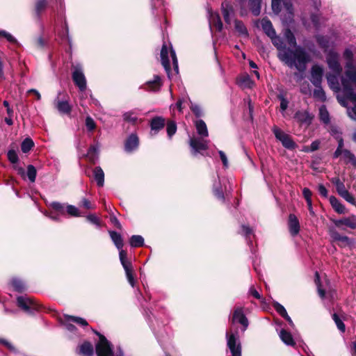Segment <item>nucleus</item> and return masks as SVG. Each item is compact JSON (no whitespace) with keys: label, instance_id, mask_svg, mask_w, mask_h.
<instances>
[{"label":"nucleus","instance_id":"1","mask_svg":"<svg viewBox=\"0 0 356 356\" xmlns=\"http://www.w3.org/2000/svg\"><path fill=\"white\" fill-rule=\"evenodd\" d=\"M273 44L278 49V58L288 67H295L300 72L307 68V64L310 61V56L305 48L296 47L294 49L286 48L282 39L276 33L270 38Z\"/></svg>","mask_w":356,"mask_h":356},{"label":"nucleus","instance_id":"2","mask_svg":"<svg viewBox=\"0 0 356 356\" xmlns=\"http://www.w3.org/2000/svg\"><path fill=\"white\" fill-rule=\"evenodd\" d=\"M343 57L347 60L344 74L341 76L342 90L350 91V86H356V60H353V54L350 49H346Z\"/></svg>","mask_w":356,"mask_h":356},{"label":"nucleus","instance_id":"3","mask_svg":"<svg viewBox=\"0 0 356 356\" xmlns=\"http://www.w3.org/2000/svg\"><path fill=\"white\" fill-rule=\"evenodd\" d=\"M282 2L288 15L287 17H282V20L284 24H289L292 22L293 17V5L291 0H272V9L275 13H280Z\"/></svg>","mask_w":356,"mask_h":356},{"label":"nucleus","instance_id":"4","mask_svg":"<svg viewBox=\"0 0 356 356\" xmlns=\"http://www.w3.org/2000/svg\"><path fill=\"white\" fill-rule=\"evenodd\" d=\"M272 131L273 132L275 138L282 143L284 148L290 150L296 149L297 145L290 135L286 134L276 126H274L272 128Z\"/></svg>","mask_w":356,"mask_h":356},{"label":"nucleus","instance_id":"5","mask_svg":"<svg viewBox=\"0 0 356 356\" xmlns=\"http://www.w3.org/2000/svg\"><path fill=\"white\" fill-rule=\"evenodd\" d=\"M226 339L232 356H241V345L237 332L235 333L227 332Z\"/></svg>","mask_w":356,"mask_h":356},{"label":"nucleus","instance_id":"6","mask_svg":"<svg viewBox=\"0 0 356 356\" xmlns=\"http://www.w3.org/2000/svg\"><path fill=\"white\" fill-rule=\"evenodd\" d=\"M95 333L99 337V341L95 347L97 356H113V350L111 343L104 336L98 332Z\"/></svg>","mask_w":356,"mask_h":356},{"label":"nucleus","instance_id":"7","mask_svg":"<svg viewBox=\"0 0 356 356\" xmlns=\"http://www.w3.org/2000/svg\"><path fill=\"white\" fill-rule=\"evenodd\" d=\"M72 79L75 85L79 88L81 92H83L86 90V79L83 72L82 67L77 65L74 67V71L72 72Z\"/></svg>","mask_w":356,"mask_h":356},{"label":"nucleus","instance_id":"8","mask_svg":"<svg viewBox=\"0 0 356 356\" xmlns=\"http://www.w3.org/2000/svg\"><path fill=\"white\" fill-rule=\"evenodd\" d=\"M65 96H66L65 94L58 92L57 97L54 101V104L60 113L68 114L71 112L72 108L69 104L68 99L65 98Z\"/></svg>","mask_w":356,"mask_h":356},{"label":"nucleus","instance_id":"9","mask_svg":"<svg viewBox=\"0 0 356 356\" xmlns=\"http://www.w3.org/2000/svg\"><path fill=\"white\" fill-rule=\"evenodd\" d=\"M120 260L121 264L122 265L125 273L126 276L128 280L129 283L134 286V278L132 270L131 264L127 259V252L124 250H121L119 252Z\"/></svg>","mask_w":356,"mask_h":356},{"label":"nucleus","instance_id":"10","mask_svg":"<svg viewBox=\"0 0 356 356\" xmlns=\"http://www.w3.org/2000/svg\"><path fill=\"white\" fill-rule=\"evenodd\" d=\"M326 60L330 70L334 74L339 75L342 71V67L339 63V55L331 51L328 53Z\"/></svg>","mask_w":356,"mask_h":356},{"label":"nucleus","instance_id":"11","mask_svg":"<svg viewBox=\"0 0 356 356\" xmlns=\"http://www.w3.org/2000/svg\"><path fill=\"white\" fill-rule=\"evenodd\" d=\"M350 91L343 90V94L347 99L354 104L353 108H348V115L350 118L356 120V85L350 86Z\"/></svg>","mask_w":356,"mask_h":356},{"label":"nucleus","instance_id":"12","mask_svg":"<svg viewBox=\"0 0 356 356\" xmlns=\"http://www.w3.org/2000/svg\"><path fill=\"white\" fill-rule=\"evenodd\" d=\"M17 305L28 313H32L33 311L39 309V305L33 300L24 296L17 298Z\"/></svg>","mask_w":356,"mask_h":356},{"label":"nucleus","instance_id":"13","mask_svg":"<svg viewBox=\"0 0 356 356\" xmlns=\"http://www.w3.org/2000/svg\"><path fill=\"white\" fill-rule=\"evenodd\" d=\"M330 236L332 241L337 242L341 248L350 246L353 243L352 240L346 236L341 235L337 230L332 229L330 230Z\"/></svg>","mask_w":356,"mask_h":356},{"label":"nucleus","instance_id":"14","mask_svg":"<svg viewBox=\"0 0 356 356\" xmlns=\"http://www.w3.org/2000/svg\"><path fill=\"white\" fill-rule=\"evenodd\" d=\"M209 141L202 138H193L190 139L189 145L193 149V154H196L200 150H206L208 149Z\"/></svg>","mask_w":356,"mask_h":356},{"label":"nucleus","instance_id":"15","mask_svg":"<svg viewBox=\"0 0 356 356\" xmlns=\"http://www.w3.org/2000/svg\"><path fill=\"white\" fill-rule=\"evenodd\" d=\"M323 75V68L318 65H314L311 69V82L315 86H319L321 84Z\"/></svg>","mask_w":356,"mask_h":356},{"label":"nucleus","instance_id":"16","mask_svg":"<svg viewBox=\"0 0 356 356\" xmlns=\"http://www.w3.org/2000/svg\"><path fill=\"white\" fill-rule=\"evenodd\" d=\"M294 118L301 124L309 126L312 124L314 119V115L307 111H298L294 115Z\"/></svg>","mask_w":356,"mask_h":356},{"label":"nucleus","instance_id":"17","mask_svg":"<svg viewBox=\"0 0 356 356\" xmlns=\"http://www.w3.org/2000/svg\"><path fill=\"white\" fill-rule=\"evenodd\" d=\"M232 323H239L243 327V331H245L248 327V321L243 312V309L241 307L236 308L233 314Z\"/></svg>","mask_w":356,"mask_h":356},{"label":"nucleus","instance_id":"18","mask_svg":"<svg viewBox=\"0 0 356 356\" xmlns=\"http://www.w3.org/2000/svg\"><path fill=\"white\" fill-rule=\"evenodd\" d=\"M289 230L291 236H296L300 232V223L298 218L293 213L289 216Z\"/></svg>","mask_w":356,"mask_h":356},{"label":"nucleus","instance_id":"19","mask_svg":"<svg viewBox=\"0 0 356 356\" xmlns=\"http://www.w3.org/2000/svg\"><path fill=\"white\" fill-rule=\"evenodd\" d=\"M139 145V139L136 134H131L126 140L124 143V149L127 152H131L136 150Z\"/></svg>","mask_w":356,"mask_h":356},{"label":"nucleus","instance_id":"20","mask_svg":"<svg viewBox=\"0 0 356 356\" xmlns=\"http://www.w3.org/2000/svg\"><path fill=\"white\" fill-rule=\"evenodd\" d=\"M168 49L166 44H163L161 50V63L163 66L168 76L170 78V61L168 58Z\"/></svg>","mask_w":356,"mask_h":356},{"label":"nucleus","instance_id":"21","mask_svg":"<svg viewBox=\"0 0 356 356\" xmlns=\"http://www.w3.org/2000/svg\"><path fill=\"white\" fill-rule=\"evenodd\" d=\"M165 120L163 117L156 116L152 118L150 122L151 131L152 132L154 131L152 134L155 135L159 131L162 129L165 126Z\"/></svg>","mask_w":356,"mask_h":356},{"label":"nucleus","instance_id":"22","mask_svg":"<svg viewBox=\"0 0 356 356\" xmlns=\"http://www.w3.org/2000/svg\"><path fill=\"white\" fill-rule=\"evenodd\" d=\"M332 134L334 136L335 138L338 141L337 148L333 154V158L337 159L341 155L342 151L345 149H343L344 143L341 133H339L337 130H332Z\"/></svg>","mask_w":356,"mask_h":356},{"label":"nucleus","instance_id":"23","mask_svg":"<svg viewBox=\"0 0 356 356\" xmlns=\"http://www.w3.org/2000/svg\"><path fill=\"white\" fill-rule=\"evenodd\" d=\"M77 353L82 356H92L94 349L92 343L88 341L83 342L78 347Z\"/></svg>","mask_w":356,"mask_h":356},{"label":"nucleus","instance_id":"24","mask_svg":"<svg viewBox=\"0 0 356 356\" xmlns=\"http://www.w3.org/2000/svg\"><path fill=\"white\" fill-rule=\"evenodd\" d=\"M221 8L225 22L227 24H230V15H232L234 13V10L232 5L229 3V2L225 1L221 4Z\"/></svg>","mask_w":356,"mask_h":356},{"label":"nucleus","instance_id":"25","mask_svg":"<svg viewBox=\"0 0 356 356\" xmlns=\"http://www.w3.org/2000/svg\"><path fill=\"white\" fill-rule=\"evenodd\" d=\"M209 22L210 26H215L218 31H220L222 29V23L218 13L209 11Z\"/></svg>","mask_w":356,"mask_h":356},{"label":"nucleus","instance_id":"26","mask_svg":"<svg viewBox=\"0 0 356 356\" xmlns=\"http://www.w3.org/2000/svg\"><path fill=\"white\" fill-rule=\"evenodd\" d=\"M337 76L338 75L337 74H328L327 75V80L328 85L330 87V88L332 90H333L334 91H339V90H341V91L343 92L342 86H341V85L339 84V83L338 81Z\"/></svg>","mask_w":356,"mask_h":356},{"label":"nucleus","instance_id":"27","mask_svg":"<svg viewBox=\"0 0 356 356\" xmlns=\"http://www.w3.org/2000/svg\"><path fill=\"white\" fill-rule=\"evenodd\" d=\"M337 226L343 225L353 229H356V216H351L335 222Z\"/></svg>","mask_w":356,"mask_h":356},{"label":"nucleus","instance_id":"28","mask_svg":"<svg viewBox=\"0 0 356 356\" xmlns=\"http://www.w3.org/2000/svg\"><path fill=\"white\" fill-rule=\"evenodd\" d=\"M261 26L264 33L269 37H272L276 33L271 22L266 19L264 18L261 21Z\"/></svg>","mask_w":356,"mask_h":356},{"label":"nucleus","instance_id":"29","mask_svg":"<svg viewBox=\"0 0 356 356\" xmlns=\"http://www.w3.org/2000/svg\"><path fill=\"white\" fill-rule=\"evenodd\" d=\"M94 179L99 187H102L104 184V172L101 167L97 166L93 170Z\"/></svg>","mask_w":356,"mask_h":356},{"label":"nucleus","instance_id":"30","mask_svg":"<svg viewBox=\"0 0 356 356\" xmlns=\"http://www.w3.org/2000/svg\"><path fill=\"white\" fill-rule=\"evenodd\" d=\"M161 81L159 75H155L152 81L146 83V89L149 91H158L161 87Z\"/></svg>","mask_w":356,"mask_h":356},{"label":"nucleus","instance_id":"31","mask_svg":"<svg viewBox=\"0 0 356 356\" xmlns=\"http://www.w3.org/2000/svg\"><path fill=\"white\" fill-rule=\"evenodd\" d=\"M195 126L198 135L201 138L208 137L209 132L206 123L202 120H197L195 122Z\"/></svg>","mask_w":356,"mask_h":356},{"label":"nucleus","instance_id":"32","mask_svg":"<svg viewBox=\"0 0 356 356\" xmlns=\"http://www.w3.org/2000/svg\"><path fill=\"white\" fill-rule=\"evenodd\" d=\"M109 235H110L113 242L114 243L115 245L120 250V252L121 250H123L122 247L124 245V243H123V240H122V236L119 233H118L115 231H110Z\"/></svg>","mask_w":356,"mask_h":356},{"label":"nucleus","instance_id":"33","mask_svg":"<svg viewBox=\"0 0 356 356\" xmlns=\"http://www.w3.org/2000/svg\"><path fill=\"white\" fill-rule=\"evenodd\" d=\"M341 156L346 163H351L353 165L356 166V157L350 151L344 149L342 151Z\"/></svg>","mask_w":356,"mask_h":356},{"label":"nucleus","instance_id":"34","mask_svg":"<svg viewBox=\"0 0 356 356\" xmlns=\"http://www.w3.org/2000/svg\"><path fill=\"white\" fill-rule=\"evenodd\" d=\"M330 202L336 212L341 214L345 213V207L335 197L331 196Z\"/></svg>","mask_w":356,"mask_h":356},{"label":"nucleus","instance_id":"35","mask_svg":"<svg viewBox=\"0 0 356 356\" xmlns=\"http://www.w3.org/2000/svg\"><path fill=\"white\" fill-rule=\"evenodd\" d=\"M234 28L240 36L248 38V32L247 28L241 21L236 19L234 21Z\"/></svg>","mask_w":356,"mask_h":356},{"label":"nucleus","instance_id":"36","mask_svg":"<svg viewBox=\"0 0 356 356\" xmlns=\"http://www.w3.org/2000/svg\"><path fill=\"white\" fill-rule=\"evenodd\" d=\"M280 337L282 341L288 346H294L295 342L291 333L284 330H282L280 332Z\"/></svg>","mask_w":356,"mask_h":356},{"label":"nucleus","instance_id":"37","mask_svg":"<svg viewBox=\"0 0 356 356\" xmlns=\"http://www.w3.org/2000/svg\"><path fill=\"white\" fill-rule=\"evenodd\" d=\"M284 36L288 44L294 47L295 48L297 47L296 38L290 29H287L284 31Z\"/></svg>","mask_w":356,"mask_h":356},{"label":"nucleus","instance_id":"38","mask_svg":"<svg viewBox=\"0 0 356 356\" xmlns=\"http://www.w3.org/2000/svg\"><path fill=\"white\" fill-rule=\"evenodd\" d=\"M129 243L131 247H141L144 245V239L140 235H133L130 238Z\"/></svg>","mask_w":356,"mask_h":356},{"label":"nucleus","instance_id":"39","mask_svg":"<svg viewBox=\"0 0 356 356\" xmlns=\"http://www.w3.org/2000/svg\"><path fill=\"white\" fill-rule=\"evenodd\" d=\"M319 115L321 120L325 124H327L330 122V117L329 113L325 107V106L323 105L319 108Z\"/></svg>","mask_w":356,"mask_h":356},{"label":"nucleus","instance_id":"40","mask_svg":"<svg viewBox=\"0 0 356 356\" xmlns=\"http://www.w3.org/2000/svg\"><path fill=\"white\" fill-rule=\"evenodd\" d=\"M34 145V143H33V141L29 138H26V139H24L22 143V145H21V149H22V151L24 152V153H27L28 152H29L31 148L33 147Z\"/></svg>","mask_w":356,"mask_h":356},{"label":"nucleus","instance_id":"41","mask_svg":"<svg viewBox=\"0 0 356 356\" xmlns=\"http://www.w3.org/2000/svg\"><path fill=\"white\" fill-rule=\"evenodd\" d=\"M123 118L127 122L135 124L138 120V116L134 111H128L124 113Z\"/></svg>","mask_w":356,"mask_h":356},{"label":"nucleus","instance_id":"42","mask_svg":"<svg viewBox=\"0 0 356 356\" xmlns=\"http://www.w3.org/2000/svg\"><path fill=\"white\" fill-rule=\"evenodd\" d=\"M314 97L316 99H320L322 102L325 101V93L323 88H321V85L319 86H316V89L314 91Z\"/></svg>","mask_w":356,"mask_h":356},{"label":"nucleus","instance_id":"43","mask_svg":"<svg viewBox=\"0 0 356 356\" xmlns=\"http://www.w3.org/2000/svg\"><path fill=\"white\" fill-rule=\"evenodd\" d=\"M65 319L67 321L74 322L81 326H83V327L88 325L87 321L84 318H81V317H76V316H65Z\"/></svg>","mask_w":356,"mask_h":356},{"label":"nucleus","instance_id":"44","mask_svg":"<svg viewBox=\"0 0 356 356\" xmlns=\"http://www.w3.org/2000/svg\"><path fill=\"white\" fill-rule=\"evenodd\" d=\"M12 286L17 291L22 292L25 290V285L22 281L19 279L14 278L11 281Z\"/></svg>","mask_w":356,"mask_h":356},{"label":"nucleus","instance_id":"45","mask_svg":"<svg viewBox=\"0 0 356 356\" xmlns=\"http://www.w3.org/2000/svg\"><path fill=\"white\" fill-rule=\"evenodd\" d=\"M37 175V171L33 165H29L27 166V177L31 182L35 181Z\"/></svg>","mask_w":356,"mask_h":356},{"label":"nucleus","instance_id":"46","mask_svg":"<svg viewBox=\"0 0 356 356\" xmlns=\"http://www.w3.org/2000/svg\"><path fill=\"white\" fill-rule=\"evenodd\" d=\"M302 193H303V195L307 201L309 209L310 211L312 212V199H311L312 192L309 188H305L302 191Z\"/></svg>","mask_w":356,"mask_h":356},{"label":"nucleus","instance_id":"47","mask_svg":"<svg viewBox=\"0 0 356 356\" xmlns=\"http://www.w3.org/2000/svg\"><path fill=\"white\" fill-rule=\"evenodd\" d=\"M177 131V125L175 122H168L167 123V133L168 137L170 138Z\"/></svg>","mask_w":356,"mask_h":356},{"label":"nucleus","instance_id":"48","mask_svg":"<svg viewBox=\"0 0 356 356\" xmlns=\"http://www.w3.org/2000/svg\"><path fill=\"white\" fill-rule=\"evenodd\" d=\"M332 318L334 321L335 322L338 329L341 332H344L346 330V327L343 321L340 319L339 316L337 314H334L332 315Z\"/></svg>","mask_w":356,"mask_h":356},{"label":"nucleus","instance_id":"49","mask_svg":"<svg viewBox=\"0 0 356 356\" xmlns=\"http://www.w3.org/2000/svg\"><path fill=\"white\" fill-rule=\"evenodd\" d=\"M239 84L244 88H251L253 85V82L249 76H245L240 80Z\"/></svg>","mask_w":356,"mask_h":356},{"label":"nucleus","instance_id":"50","mask_svg":"<svg viewBox=\"0 0 356 356\" xmlns=\"http://www.w3.org/2000/svg\"><path fill=\"white\" fill-rule=\"evenodd\" d=\"M0 37L5 38L10 43H16L17 40L14 36L6 31H0Z\"/></svg>","mask_w":356,"mask_h":356},{"label":"nucleus","instance_id":"51","mask_svg":"<svg viewBox=\"0 0 356 356\" xmlns=\"http://www.w3.org/2000/svg\"><path fill=\"white\" fill-rule=\"evenodd\" d=\"M67 212L68 214H70L72 216H79L80 213L79 212V209L72 205H68L67 207Z\"/></svg>","mask_w":356,"mask_h":356},{"label":"nucleus","instance_id":"52","mask_svg":"<svg viewBox=\"0 0 356 356\" xmlns=\"http://www.w3.org/2000/svg\"><path fill=\"white\" fill-rule=\"evenodd\" d=\"M274 307L277 312L279 313L282 317L287 316V312L285 308L281 304L275 302L274 303Z\"/></svg>","mask_w":356,"mask_h":356},{"label":"nucleus","instance_id":"53","mask_svg":"<svg viewBox=\"0 0 356 356\" xmlns=\"http://www.w3.org/2000/svg\"><path fill=\"white\" fill-rule=\"evenodd\" d=\"M315 277H316L315 282L318 287V294L323 298L325 296V291L321 288L320 283H319L320 282V277H319L318 272H316Z\"/></svg>","mask_w":356,"mask_h":356},{"label":"nucleus","instance_id":"54","mask_svg":"<svg viewBox=\"0 0 356 356\" xmlns=\"http://www.w3.org/2000/svg\"><path fill=\"white\" fill-rule=\"evenodd\" d=\"M8 160L13 163H16L18 161V156L15 150L8 151Z\"/></svg>","mask_w":356,"mask_h":356},{"label":"nucleus","instance_id":"55","mask_svg":"<svg viewBox=\"0 0 356 356\" xmlns=\"http://www.w3.org/2000/svg\"><path fill=\"white\" fill-rule=\"evenodd\" d=\"M340 196L342 197L344 200H346L348 202L352 204H355V198L352 195L350 194V193L348 191L341 194Z\"/></svg>","mask_w":356,"mask_h":356},{"label":"nucleus","instance_id":"56","mask_svg":"<svg viewBox=\"0 0 356 356\" xmlns=\"http://www.w3.org/2000/svg\"><path fill=\"white\" fill-rule=\"evenodd\" d=\"M170 56L172 59V64H173L175 71L176 73H178V61H177L175 51H174V49H172V48H170Z\"/></svg>","mask_w":356,"mask_h":356},{"label":"nucleus","instance_id":"57","mask_svg":"<svg viewBox=\"0 0 356 356\" xmlns=\"http://www.w3.org/2000/svg\"><path fill=\"white\" fill-rule=\"evenodd\" d=\"M86 126L87 127V129L89 130V131H92L95 129V123L93 120V119L90 117V116H88L86 119Z\"/></svg>","mask_w":356,"mask_h":356},{"label":"nucleus","instance_id":"58","mask_svg":"<svg viewBox=\"0 0 356 356\" xmlns=\"http://www.w3.org/2000/svg\"><path fill=\"white\" fill-rule=\"evenodd\" d=\"M278 98L280 99V100L281 102H280V108H281L282 111H284L288 107L289 102L282 95H279Z\"/></svg>","mask_w":356,"mask_h":356},{"label":"nucleus","instance_id":"59","mask_svg":"<svg viewBox=\"0 0 356 356\" xmlns=\"http://www.w3.org/2000/svg\"><path fill=\"white\" fill-rule=\"evenodd\" d=\"M190 108L197 117L202 115V110L199 106L191 102Z\"/></svg>","mask_w":356,"mask_h":356},{"label":"nucleus","instance_id":"60","mask_svg":"<svg viewBox=\"0 0 356 356\" xmlns=\"http://www.w3.org/2000/svg\"><path fill=\"white\" fill-rule=\"evenodd\" d=\"M46 0H39L36 3V11L39 14L46 6Z\"/></svg>","mask_w":356,"mask_h":356},{"label":"nucleus","instance_id":"61","mask_svg":"<svg viewBox=\"0 0 356 356\" xmlns=\"http://www.w3.org/2000/svg\"><path fill=\"white\" fill-rule=\"evenodd\" d=\"M51 206L55 210L60 211L61 213H63V206L57 202H54L51 204Z\"/></svg>","mask_w":356,"mask_h":356},{"label":"nucleus","instance_id":"62","mask_svg":"<svg viewBox=\"0 0 356 356\" xmlns=\"http://www.w3.org/2000/svg\"><path fill=\"white\" fill-rule=\"evenodd\" d=\"M218 154L220 155V157L222 160V162L223 163V165L225 167V168H227L228 167V160H227V156L225 155V154L220 150L218 151Z\"/></svg>","mask_w":356,"mask_h":356},{"label":"nucleus","instance_id":"63","mask_svg":"<svg viewBox=\"0 0 356 356\" xmlns=\"http://www.w3.org/2000/svg\"><path fill=\"white\" fill-rule=\"evenodd\" d=\"M0 343L3 344L10 350L15 351V347L8 341L3 339H0Z\"/></svg>","mask_w":356,"mask_h":356},{"label":"nucleus","instance_id":"64","mask_svg":"<svg viewBox=\"0 0 356 356\" xmlns=\"http://www.w3.org/2000/svg\"><path fill=\"white\" fill-rule=\"evenodd\" d=\"M319 146H320L319 140H316L313 141L309 147L310 151L314 152V151L318 149Z\"/></svg>","mask_w":356,"mask_h":356}]
</instances>
